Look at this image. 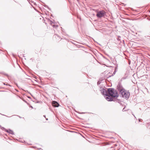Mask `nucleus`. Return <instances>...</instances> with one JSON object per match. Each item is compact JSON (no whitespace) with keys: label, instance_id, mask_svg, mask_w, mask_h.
Instances as JSON below:
<instances>
[{"label":"nucleus","instance_id":"obj_17","mask_svg":"<svg viewBox=\"0 0 150 150\" xmlns=\"http://www.w3.org/2000/svg\"><path fill=\"white\" fill-rule=\"evenodd\" d=\"M81 113V114H83V113H84V112H82V113Z\"/></svg>","mask_w":150,"mask_h":150},{"label":"nucleus","instance_id":"obj_11","mask_svg":"<svg viewBox=\"0 0 150 150\" xmlns=\"http://www.w3.org/2000/svg\"><path fill=\"white\" fill-rule=\"evenodd\" d=\"M101 81H99L97 82V85H99L100 84Z\"/></svg>","mask_w":150,"mask_h":150},{"label":"nucleus","instance_id":"obj_1","mask_svg":"<svg viewBox=\"0 0 150 150\" xmlns=\"http://www.w3.org/2000/svg\"><path fill=\"white\" fill-rule=\"evenodd\" d=\"M99 90L103 95L107 96L105 99L108 101H112L114 98H117L118 96L117 91L113 88H109L107 90L103 87H100Z\"/></svg>","mask_w":150,"mask_h":150},{"label":"nucleus","instance_id":"obj_15","mask_svg":"<svg viewBox=\"0 0 150 150\" xmlns=\"http://www.w3.org/2000/svg\"><path fill=\"white\" fill-rule=\"evenodd\" d=\"M46 120H48V118H46Z\"/></svg>","mask_w":150,"mask_h":150},{"label":"nucleus","instance_id":"obj_10","mask_svg":"<svg viewBox=\"0 0 150 150\" xmlns=\"http://www.w3.org/2000/svg\"><path fill=\"white\" fill-rule=\"evenodd\" d=\"M120 38H121V37L120 36H118L117 38V40L118 41H120Z\"/></svg>","mask_w":150,"mask_h":150},{"label":"nucleus","instance_id":"obj_6","mask_svg":"<svg viewBox=\"0 0 150 150\" xmlns=\"http://www.w3.org/2000/svg\"><path fill=\"white\" fill-rule=\"evenodd\" d=\"M5 131H6L7 132L9 133V134H13V131L10 129L7 130L5 129Z\"/></svg>","mask_w":150,"mask_h":150},{"label":"nucleus","instance_id":"obj_9","mask_svg":"<svg viewBox=\"0 0 150 150\" xmlns=\"http://www.w3.org/2000/svg\"><path fill=\"white\" fill-rule=\"evenodd\" d=\"M21 142L24 144L25 145H28L30 144H29V143L27 142L26 141H20Z\"/></svg>","mask_w":150,"mask_h":150},{"label":"nucleus","instance_id":"obj_20","mask_svg":"<svg viewBox=\"0 0 150 150\" xmlns=\"http://www.w3.org/2000/svg\"><path fill=\"white\" fill-rule=\"evenodd\" d=\"M19 117L20 118H21V117H20V116H19Z\"/></svg>","mask_w":150,"mask_h":150},{"label":"nucleus","instance_id":"obj_7","mask_svg":"<svg viewBox=\"0 0 150 150\" xmlns=\"http://www.w3.org/2000/svg\"><path fill=\"white\" fill-rule=\"evenodd\" d=\"M117 71V68L115 67V70H114V72H113V74H112V75H111V76H108V77L107 78H108L110 77L111 76H113L115 74L116 72Z\"/></svg>","mask_w":150,"mask_h":150},{"label":"nucleus","instance_id":"obj_16","mask_svg":"<svg viewBox=\"0 0 150 150\" xmlns=\"http://www.w3.org/2000/svg\"><path fill=\"white\" fill-rule=\"evenodd\" d=\"M31 108H33V107L32 106H30Z\"/></svg>","mask_w":150,"mask_h":150},{"label":"nucleus","instance_id":"obj_5","mask_svg":"<svg viewBox=\"0 0 150 150\" xmlns=\"http://www.w3.org/2000/svg\"><path fill=\"white\" fill-rule=\"evenodd\" d=\"M109 143L108 142H104V143H100L96 144H98V145L100 144V145H101L100 146H101L109 145Z\"/></svg>","mask_w":150,"mask_h":150},{"label":"nucleus","instance_id":"obj_18","mask_svg":"<svg viewBox=\"0 0 150 150\" xmlns=\"http://www.w3.org/2000/svg\"><path fill=\"white\" fill-rule=\"evenodd\" d=\"M140 120H141V119H139V121H140Z\"/></svg>","mask_w":150,"mask_h":150},{"label":"nucleus","instance_id":"obj_3","mask_svg":"<svg viewBox=\"0 0 150 150\" xmlns=\"http://www.w3.org/2000/svg\"><path fill=\"white\" fill-rule=\"evenodd\" d=\"M105 15V12L103 10H102L98 12L96 16L98 18H101L104 17Z\"/></svg>","mask_w":150,"mask_h":150},{"label":"nucleus","instance_id":"obj_8","mask_svg":"<svg viewBox=\"0 0 150 150\" xmlns=\"http://www.w3.org/2000/svg\"><path fill=\"white\" fill-rule=\"evenodd\" d=\"M49 21L50 22V24L53 27H54V28H56V27H58L57 25H52V23H53V22L51 20H50L49 19Z\"/></svg>","mask_w":150,"mask_h":150},{"label":"nucleus","instance_id":"obj_19","mask_svg":"<svg viewBox=\"0 0 150 150\" xmlns=\"http://www.w3.org/2000/svg\"><path fill=\"white\" fill-rule=\"evenodd\" d=\"M28 98H30V97H28Z\"/></svg>","mask_w":150,"mask_h":150},{"label":"nucleus","instance_id":"obj_14","mask_svg":"<svg viewBox=\"0 0 150 150\" xmlns=\"http://www.w3.org/2000/svg\"><path fill=\"white\" fill-rule=\"evenodd\" d=\"M43 116L45 117H46V116L45 115H43Z\"/></svg>","mask_w":150,"mask_h":150},{"label":"nucleus","instance_id":"obj_4","mask_svg":"<svg viewBox=\"0 0 150 150\" xmlns=\"http://www.w3.org/2000/svg\"><path fill=\"white\" fill-rule=\"evenodd\" d=\"M52 104L53 106L55 107H58L59 106V104L55 101H52Z\"/></svg>","mask_w":150,"mask_h":150},{"label":"nucleus","instance_id":"obj_21","mask_svg":"<svg viewBox=\"0 0 150 150\" xmlns=\"http://www.w3.org/2000/svg\"><path fill=\"white\" fill-rule=\"evenodd\" d=\"M133 115L135 117V115Z\"/></svg>","mask_w":150,"mask_h":150},{"label":"nucleus","instance_id":"obj_12","mask_svg":"<svg viewBox=\"0 0 150 150\" xmlns=\"http://www.w3.org/2000/svg\"><path fill=\"white\" fill-rule=\"evenodd\" d=\"M90 143H93V144H94L95 143H94V142H93L92 141H88Z\"/></svg>","mask_w":150,"mask_h":150},{"label":"nucleus","instance_id":"obj_13","mask_svg":"<svg viewBox=\"0 0 150 150\" xmlns=\"http://www.w3.org/2000/svg\"><path fill=\"white\" fill-rule=\"evenodd\" d=\"M124 109H125V108H124L122 109V111H125V110H124Z\"/></svg>","mask_w":150,"mask_h":150},{"label":"nucleus","instance_id":"obj_2","mask_svg":"<svg viewBox=\"0 0 150 150\" xmlns=\"http://www.w3.org/2000/svg\"><path fill=\"white\" fill-rule=\"evenodd\" d=\"M117 88L118 90L123 98L126 99H128L130 96L129 92L128 91L125 90L123 88L121 83H118L117 86Z\"/></svg>","mask_w":150,"mask_h":150}]
</instances>
